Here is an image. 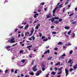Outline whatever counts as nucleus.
<instances>
[{"label": "nucleus", "instance_id": "obj_1", "mask_svg": "<svg viewBox=\"0 0 77 77\" xmlns=\"http://www.w3.org/2000/svg\"><path fill=\"white\" fill-rule=\"evenodd\" d=\"M36 66H37L36 65H35L32 68V70L33 71H35V72H36V71L38 70V69L36 68Z\"/></svg>", "mask_w": 77, "mask_h": 77}, {"label": "nucleus", "instance_id": "obj_2", "mask_svg": "<svg viewBox=\"0 0 77 77\" xmlns=\"http://www.w3.org/2000/svg\"><path fill=\"white\" fill-rule=\"evenodd\" d=\"M65 71L66 73V77L67 75H68V73H69V70H68L66 69H65Z\"/></svg>", "mask_w": 77, "mask_h": 77}, {"label": "nucleus", "instance_id": "obj_3", "mask_svg": "<svg viewBox=\"0 0 77 77\" xmlns=\"http://www.w3.org/2000/svg\"><path fill=\"white\" fill-rule=\"evenodd\" d=\"M14 40H15V39L14 38L10 40V43H14L15 42V41H14Z\"/></svg>", "mask_w": 77, "mask_h": 77}, {"label": "nucleus", "instance_id": "obj_4", "mask_svg": "<svg viewBox=\"0 0 77 77\" xmlns=\"http://www.w3.org/2000/svg\"><path fill=\"white\" fill-rule=\"evenodd\" d=\"M42 72V71L39 70L38 72V73L36 74L35 75L36 76H38Z\"/></svg>", "mask_w": 77, "mask_h": 77}, {"label": "nucleus", "instance_id": "obj_5", "mask_svg": "<svg viewBox=\"0 0 77 77\" xmlns=\"http://www.w3.org/2000/svg\"><path fill=\"white\" fill-rule=\"evenodd\" d=\"M34 31V29L33 28L32 29L31 31V33L29 35V36H32V34H33Z\"/></svg>", "mask_w": 77, "mask_h": 77}, {"label": "nucleus", "instance_id": "obj_6", "mask_svg": "<svg viewBox=\"0 0 77 77\" xmlns=\"http://www.w3.org/2000/svg\"><path fill=\"white\" fill-rule=\"evenodd\" d=\"M57 7H56L55 8H54V10H53V14H55V12H56V10H57Z\"/></svg>", "mask_w": 77, "mask_h": 77}, {"label": "nucleus", "instance_id": "obj_7", "mask_svg": "<svg viewBox=\"0 0 77 77\" xmlns=\"http://www.w3.org/2000/svg\"><path fill=\"white\" fill-rule=\"evenodd\" d=\"M48 53H50V50L49 49H48L47 51H46L44 53V54H47Z\"/></svg>", "mask_w": 77, "mask_h": 77}, {"label": "nucleus", "instance_id": "obj_8", "mask_svg": "<svg viewBox=\"0 0 77 77\" xmlns=\"http://www.w3.org/2000/svg\"><path fill=\"white\" fill-rule=\"evenodd\" d=\"M60 62H58L57 63L55 64V65L56 66H57V65H60Z\"/></svg>", "mask_w": 77, "mask_h": 77}, {"label": "nucleus", "instance_id": "obj_9", "mask_svg": "<svg viewBox=\"0 0 77 77\" xmlns=\"http://www.w3.org/2000/svg\"><path fill=\"white\" fill-rule=\"evenodd\" d=\"M28 27H29V25L27 24L26 26H25L24 28V29H27Z\"/></svg>", "mask_w": 77, "mask_h": 77}, {"label": "nucleus", "instance_id": "obj_10", "mask_svg": "<svg viewBox=\"0 0 77 77\" xmlns=\"http://www.w3.org/2000/svg\"><path fill=\"white\" fill-rule=\"evenodd\" d=\"M54 17H52L51 18V21L52 23H53L54 22Z\"/></svg>", "mask_w": 77, "mask_h": 77}, {"label": "nucleus", "instance_id": "obj_11", "mask_svg": "<svg viewBox=\"0 0 77 77\" xmlns=\"http://www.w3.org/2000/svg\"><path fill=\"white\" fill-rule=\"evenodd\" d=\"M31 47H32V45H29L27 47V48H31Z\"/></svg>", "mask_w": 77, "mask_h": 77}, {"label": "nucleus", "instance_id": "obj_12", "mask_svg": "<svg viewBox=\"0 0 77 77\" xmlns=\"http://www.w3.org/2000/svg\"><path fill=\"white\" fill-rule=\"evenodd\" d=\"M73 68L74 69H77V64H76L74 66H73Z\"/></svg>", "mask_w": 77, "mask_h": 77}, {"label": "nucleus", "instance_id": "obj_13", "mask_svg": "<svg viewBox=\"0 0 77 77\" xmlns=\"http://www.w3.org/2000/svg\"><path fill=\"white\" fill-rule=\"evenodd\" d=\"M51 17V16H49V15H46V18L47 19H48V18H50Z\"/></svg>", "mask_w": 77, "mask_h": 77}, {"label": "nucleus", "instance_id": "obj_14", "mask_svg": "<svg viewBox=\"0 0 77 77\" xmlns=\"http://www.w3.org/2000/svg\"><path fill=\"white\" fill-rule=\"evenodd\" d=\"M66 46H69L70 45H71V44L70 43L67 44H66Z\"/></svg>", "mask_w": 77, "mask_h": 77}, {"label": "nucleus", "instance_id": "obj_15", "mask_svg": "<svg viewBox=\"0 0 77 77\" xmlns=\"http://www.w3.org/2000/svg\"><path fill=\"white\" fill-rule=\"evenodd\" d=\"M71 62H72V60H71V59H70L69 60V61L68 62V63H71Z\"/></svg>", "mask_w": 77, "mask_h": 77}, {"label": "nucleus", "instance_id": "obj_16", "mask_svg": "<svg viewBox=\"0 0 77 77\" xmlns=\"http://www.w3.org/2000/svg\"><path fill=\"white\" fill-rule=\"evenodd\" d=\"M62 68H62V67H61L60 68L58 69L59 71H62Z\"/></svg>", "mask_w": 77, "mask_h": 77}, {"label": "nucleus", "instance_id": "obj_17", "mask_svg": "<svg viewBox=\"0 0 77 77\" xmlns=\"http://www.w3.org/2000/svg\"><path fill=\"white\" fill-rule=\"evenodd\" d=\"M52 57H49L48 58V60H51V59H52Z\"/></svg>", "mask_w": 77, "mask_h": 77}, {"label": "nucleus", "instance_id": "obj_18", "mask_svg": "<svg viewBox=\"0 0 77 77\" xmlns=\"http://www.w3.org/2000/svg\"><path fill=\"white\" fill-rule=\"evenodd\" d=\"M64 28H65V29H67V30H68V29H69V28L67 26H65L64 27Z\"/></svg>", "mask_w": 77, "mask_h": 77}, {"label": "nucleus", "instance_id": "obj_19", "mask_svg": "<svg viewBox=\"0 0 77 77\" xmlns=\"http://www.w3.org/2000/svg\"><path fill=\"white\" fill-rule=\"evenodd\" d=\"M29 32H26L25 33V35L26 36H27V35H29Z\"/></svg>", "mask_w": 77, "mask_h": 77}, {"label": "nucleus", "instance_id": "obj_20", "mask_svg": "<svg viewBox=\"0 0 77 77\" xmlns=\"http://www.w3.org/2000/svg\"><path fill=\"white\" fill-rule=\"evenodd\" d=\"M62 73V71H60V72H58V75H60V74H61Z\"/></svg>", "mask_w": 77, "mask_h": 77}, {"label": "nucleus", "instance_id": "obj_21", "mask_svg": "<svg viewBox=\"0 0 77 77\" xmlns=\"http://www.w3.org/2000/svg\"><path fill=\"white\" fill-rule=\"evenodd\" d=\"M76 22L74 21V22H71V24H76Z\"/></svg>", "mask_w": 77, "mask_h": 77}, {"label": "nucleus", "instance_id": "obj_22", "mask_svg": "<svg viewBox=\"0 0 77 77\" xmlns=\"http://www.w3.org/2000/svg\"><path fill=\"white\" fill-rule=\"evenodd\" d=\"M31 38H32L33 41H34L35 40V37H34V35H33L31 37Z\"/></svg>", "mask_w": 77, "mask_h": 77}, {"label": "nucleus", "instance_id": "obj_23", "mask_svg": "<svg viewBox=\"0 0 77 77\" xmlns=\"http://www.w3.org/2000/svg\"><path fill=\"white\" fill-rule=\"evenodd\" d=\"M51 74H53V75H55L56 74V72H55L54 71H53L52 72Z\"/></svg>", "mask_w": 77, "mask_h": 77}, {"label": "nucleus", "instance_id": "obj_24", "mask_svg": "<svg viewBox=\"0 0 77 77\" xmlns=\"http://www.w3.org/2000/svg\"><path fill=\"white\" fill-rule=\"evenodd\" d=\"M54 23L57 24H58V23H59V21H54Z\"/></svg>", "mask_w": 77, "mask_h": 77}, {"label": "nucleus", "instance_id": "obj_25", "mask_svg": "<svg viewBox=\"0 0 77 77\" xmlns=\"http://www.w3.org/2000/svg\"><path fill=\"white\" fill-rule=\"evenodd\" d=\"M23 52H24V51L23 50H20V51H19V53H20L21 54H22V53H23Z\"/></svg>", "mask_w": 77, "mask_h": 77}, {"label": "nucleus", "instance_id": "obj_26", "mask_svg": "<svg viewBox=\"0 0 77 77\" xmlns=\"http://www.w3.org/2000/svg\"><path fill=\"white\" fill-rule=\"evenodd\" d=\"M38 34H39V36H40V37H41V36H42V33H41V32H39L38 33Z\"/></svg>", "mask_w": 77, "mask_h": 77}, {"label": "nucleus", "instance_id": "obj_27", "mask_svg": "<svg viewBox=\"0 0 77 77\" xmlns=\"http://www.w3.org/2000/svg\"><path fill=\"white\" fill-rule=\"evenodd\" d=\"M71 30H70L67 33L68 35H69V34L71 33Z\"/></svg>", "mask_w": 77, "mask_h": 77}, {"label": "nucleus", "instance_id": "obj_28", "mask_svg": "<svg viewBox=\"0 0 77 77\" xmlns=\"http://www.w3.org/2000/svg\"><path fill=\"white\" fill-rule=\"evenodd\" d=\"M69 54H72V53H73V51H70L69 52Z\"/></svg>", "mask_w": 77, "mask_h": 77}, {"label": "nucleus", "instance_id": "obj_29", "mask_svg": "<svg viewBox=\"0 0 77 77\" xmlns=\"http://www.w3.org/2000/svg\"><path fill=\"white\" fill-rule=\"evenodd\" d=\"M30 74L31 75H34V73H33V72H30Z\"/></svg>", "mask_w": 77, "mask_h": 77}, {"label": "nucleus", "instance_id": "obj_30", "mask_svg": "<svg viewBox=\"0 0 77 77\" xmlns=\"http://www.w3.org/2000/svg\"><path fill=\"white\" fill-rule=\"evenodd\" d=\"M54 19H55V20H59V19H60L58 17H55L54 18Z\"/></svg>", "mask_w": 77, "mask_h": 77}, {"label": "nucleus", "instance_id": "obj_31", "mask_svg": "<svg viewBox=\"0 0 77 77\" xmlns=\"http://www.w3.org/2000/svg\"><path fill=\"white\" fill-rule=\"evenodd\" d=\"M43 41L45 42L48 41V39H44L43 40Z\"/></svg>", "mask_w": 77, "mask_h": 77}, {"label": "nucleus", "instance_id": "obj_32", "mask_svg": "<svg viewBox=\"0 0 77 77\" xmlns=\"http://www.w3.org/2000/svg\"><path fill=\"white\" fill-rule=\"evenodd\" d=\"M26 61V60H21V62H23V63L25 62V61Z\"/></svg>", "mask_w": 77, "mask_h": 77}, {"label": "nucleus", "instance_id": "obj_33", "mask_svg": "<svg viewBox=\"0 0 77 77\" xmlns=\"http://www.w3.org/2000/svg\"><path fill=\"white\" fill-rule=\"evenodd\" d=\"M18 44L17 43H16V44H14V45H12V47H14L15 46V45H17Z\"/></svg>", "mask_w": 77, "mask_h": 77}, {"label": "nucleus", "instance_id": "obj_34", "mask_svg": "<svg viewBox=\"0 0 77 77\" xmlns=\"http://www.w3.org/2000/svg\"><path fill=\"white\" fill-rule=\"evenodd\" d=\"M39 29V26H35V29H37V30H38Z\"/></svg>", "mask_w": 77, "mask_h": 77}, {"label": "nucleus", "instance_id": "obj_35", "mask_svg": "<svg viewBox=\"0 0 77 77\" xmlns=\"http://www.w3.org/2000/svg\"><path fill=\"white\" fill-rule=\"evenodd\" d=\"M11 46H7L6 47V49H8V48H11Z\"/></svg>", "mask_w": 77, "mask_h": 77}, {"label": "nucleus", "instance_id": "obj_36", "mask_svg": "<svg viewBox=\"0 0 77 77\" xmlns=\"http://www.w3.org/2000/svg\"><path fill=\"white\" fill-rule=\"evenodd\" d=\"M62 44V42H59L58 43V45H60V44Z\"/></svg>", "mask_w": 77, "mask_h": 77}, {"label": "nucleus", "instance_id": "obj_37", "mask_svg": "<svg viewBox=\"0 0 77 77\" xmlns=\"http://www.w3.org/2000/svg\"><path fill=\"white\" fill-rule=\"evenodd\" d=\"M75 36V33H73V35L72 36V37H74Z\"/></svg>", "mask_w": 77, "mask_h": 77}, {"label": "nucleus", "instance_id": "obj_38", "mask_svg": "<svg viewBox=\"0 0 77 77\" xmlns=\"http://www.w3.org/2000/svg\"><path fill=\"white\" fill-rule=\"evenodd\" d=\"M62 21V19H60L59 20V22H61V21Z\"/></svg>", "mask_w": 77, "mask_h": 77}, {"label": "nucleus", "instance_id": "obj_39", "mask_svg": "<svg viewBox=\"0 0 77 77\" xmlns=\"http://www.w3.org/2000/svg\"><path fill=\"white\" fill-rule=\"evenodd\" d=\"M73 69H72V68H71L69 69V71L71 72V71H73Z\"/></svg>", "mask_w": 77, "mask_h": 77}, {"label": "nucleus", "instance_id": "obj_40", "mask_svg": "<svg viewBox=\"0 0 77 77\" xmlns=\"http://www.w3.org/2000/svg\"><path fill=\"white\" fill-rule=\"evenodd\" d=\"M72 15H74V13H72L69 15V17H71Z\"/></svg>", "mask_w": 77, "mask_h": 77}, {"label": "nucleus", "instance_id": "obj_41", "mask_svg": "<svg viewBox=\"0 0 77 77\" xmlns=\"http://www.w3.org/2000/svg\"><path fill=\"white\" fill-rule=\"evenodd\" d=\"M52 33V34H56V32H53Z\"/></svg>", "mask_w": 77, "mask_h": 77}, {"label": "nucleus", "instance_id": "obj_42", "mask_svg": "<svg viewBox=\"0 0 77 77\" xmlns=\"http://www.w3.org/2000/svg\"><path fill=\"white\" fill-rule=\"evenodd\" d=\"M45 38V36H42V39H44V38Z\"/></svg>", "mask_w": 77, "mask_h": 77}, {"label": "nucleus", "instance_id": "obj_43", "mask_svg": "<svg viewBox=\"0 0 77 77\" xmlns=\"http://www.w3.org/2000/svg\"><path fill=\"white\" fill-rule=\"evenodd\" d=\"M38 21V20H37H37H35V21L34 22V24H35V23H37V22Z\"/></svg>", "mask_w": 77, "mask_h": 77}, {"label": "nucleus", "instance_id": "obj_44", "mask_svg": "<svg viewBox=\"0 0 77 77\" xmlns=\"http://www.w3.org/2000/svg\"><path fill=\"white\" fill-rule=\"evenodd\" d=\"M59 8H62V4H61L60 5H59Z\"/></svg>", "mask_w": 77, "mask_h": 77}, {"label": "nucleus", "instance_id": "obj_45", "mask_svg": "<svg viewBox=\"0 0 77 77\" xmlns=\"http://www.w3.org/2000/svg\"><path fill=\"white\" fill-rule=\"evenodd\" d=\"M31 37V38H28V39L29 40H30V41H32V39Z\"/></svg>", "mask_w": 77, "mask_h": 77}, {"label": "nucleus", "instance_id": "obj_46", "mask_svg": "<svg viewBox=\"0 0 77 77\" xmlns=\"http://www.w3.org/2000/svg\"><path fill=\"white\" fill-rule=\"evenodd\" d=\"M26 24H27V23H26V22H25L24 23H22V24H24V25H26Z\"/></svg>", "mask_w": 77, "mask_h": 77}, {"label": "nucleus", "instance_id": "obj_47", "mask_svg": "<svg viewBox=\"0 0 77 77\" xmlns=\"http://www.w3.org/2000/svg\"><path fill=\"white\" fill-rule=\"evenodd\" d=\"M17 30H18V29H15L14 32H17Z\"/></svg>", "mask_w": 77, "mask_h": 77}, {"label": "nucleus", "instance_id": "obj_48", "mask_svg": "<svg viewBox=\"0 0 77 77\" xmlns=\"http://www.w3.org/2000/svg\"><path fill=\"white\" fill-rule=\"evenodd\" d=\"M54 69H55V71H56L57 70V69H58L57 67L54 68Z\"/></svg>", "mask_w": 77, "mask_h": 77}, {"label": "nucleus", "instance_id": "obj_49", "mask_svg": "<svg viewBox=\"0 0 77 77\" xmlns=\"http://www.w3.org/2000/svg\"><path fill=\"white\" fill-rule=\"evenodd\" d=\"M45 68H42V71H45Z\"/></svg>", "mask_w": 77, "mask_h": 77}, {"label": "nucleus", "instance_id": "obj_50", "mask_svg": "<svg viewBox=\"0 0 77 77\" xmlns=\"http://www.w3.org/2000/svg\"><path fill=\"white\" fill-rule=\"evenodd\" d=\"M66 56V54H63V55H62V57H63L64 56Z\"/></svg>", "mask_w": 77, "mask_h": 77}, {"label": "nucleus", "instance_id": "obj_51", "mask_svg": "<svg viewBox=\"0 0 77 77\" xmlns=\"http://www.w3.org/2000/svg\"><path fill=\"white\" fill-rule=\"evenodd\" d=\"M54 50L56 51H57V50H58V48H54Z\"/></svg>", "mask_w": 77, "mask_h": 77}, {"label": "nucleus", "instance_id": "obj_52", "mask_svg": "<svg viewBox=\"0 0 77 77\" xmlns=\"http://www.w3.org/2000/svg\"><path fill=\"white\" fill-rule=\"evenodd\" d=\"M65 8H63V12H65Z\"/></svg>", "mask_w": 77, "mask_h": 77}, {"label": "nucleus", "instance_id": "obj_53", "mask_svg": "<svg viewBox=\"0 0 77 77\" xmlns=\"http://www.w3.org/2000/svg\"><path fill=\"white\" fill-rule=\"evenodd\" d=\"M18 71L17 70H16V71H15L14 72V73L15 74H17V72Z\"/></svg>", "mask_w": 77, "mask_h": 77}, {"label": "nucleus", "instance_id": "obj_54", "mask_svg": "<svg viewBox=\"0 0 77 77\" xmlns=\"http://www.w3.org/2000/svg\"><path fill=\"white\" fill-rule=\"evenodd\" d=\"M8 69H6L5 71V73H7L8 72Z\"/></svg>", "mask_w": 77, "mask_h": 77}, {"label": "nucleus", "instance_id": "obj_55", "mask_svg": "<svg viewBox=\"0 0 77 77\" xmlns=\"http://www.w3.org/2000/svg\"><path fill=\"white\" fill-rule=\"evenodd\" d=\"M30 56H29V57H30V58H32V54H30Z\"/></svg>", "mask_w": 77, "mask_h": 77}, {"label": "nucleus", "instance_id": "obj_56", "mask_svg": "<svg viewBox=\"0 0 77 77\" xmlns=\"http://www.w3.org/2000/svg\"><path fill=\"white\" fill-rule=\"evenodd\" d=\"M19 29H23V26H20L19 27Z\"/></svg>", "mask_w": 77, "mask_h": 77}, {"label": "nucleus", "instance_id": "obj_57", "mask_svg": "<svg viewBox=\"0 0 77 77\" xmlns=\"http://www.w3.org/2000/svg\"><path fill=\"white\" fill-rule=\"evenodd\" d=\"M14 72V69H11V72Z\"/></svg>", "mask_w": 77, "mask_h": 77}, {"label": "nucleus", "instance_id": "obj_58", "mask_svg": "<svg viewBox=\"0 0 77 77\" xmlns=\"http://www.w3.org/2000/svg\"><path fill=\"white\" fill-rule=\"evenodd\" d=\"M41 26V24L39 23L38 24L37 26H38V27H40V26Z\"/></svg>", "mask_w": 77, "mask_h": 77}, {"label": "nucleus", "instance_id": "obj_59", "mask_svg": "<svg viewBox=\"0 0 77 77\" xmlns=\"http://www.w3.org/2000/svg\"><path fill=\"white\" fill-rule=\"evenodd\" d=\"M34 63V62L33 61H32V62H31V65H33Z\"/></svg>", "mask_w": 77, "mask_h": 77}, {"label": "nucleus", "instance_id": "obj_60", "mask_svg": "<svg viewBox=\"0 0 77 77\" xmlns=\"http://www.w3.org/2000/svg\"><path fill=\"white\" fill-rule=\"evenodd\" d=\"M66 33H67V32H63V34L65 35H66Z\"/></svg>", "mask_w": 77, "mask_h": 77}, {"label": "nucleus", "instance_id": "obj_61", "mask_svg": "<svg viewBox=\"0 0 77 77\" xmlns=\"http://www.w3.org/2000/svg\"><path fill=\"white\" fill-rule=\"evenodd\" d=\"M34 18H37V16H36L35 15V14L34 16Z\"/></svg>", "mask_w": 77, "mask_h": 77}, {"label": "nucleus", "instance_id": "obj_62", "mask_svg": "<svg viewBox=\"0 0 77 77\" xmlns=\"http://www.w3.org/2000/svg\"><path fill=\"white\" fill-rule=\"evenodd\" d=\"M68 3V1L66 2L65 3V5H66Z\"/></svg>", "mask_w": 77, "mask_h": 77}, {"label": "nucleus", "instance_id": "obj_63", "mask_svg": "<svg viewBox=\"0 0 77 77\" xmlns=\"http://www.w3.org/2000/svg\"><path fill=\"white\" fill-rule=\"evenodd\" d=\"M25 77H29V76L26 75L25 76Z\"/></svg>", "mask_w": 77, "mask_h": 77}, {"label": "nucleus", "instance_id": "obj_64", "mask_svg": "<svg viewBox=\"0 0 77 77\" xmlns=\"http://www.w3.org/2000/svg\"><path fill=\"white\" fill-rule=\"evenodd\" d=\"M75 11H77V8H76L75 9Z\"/></svg>", "mask_w": 77, "mask_h": 77}]
</instances>
